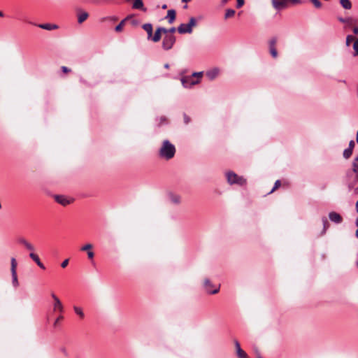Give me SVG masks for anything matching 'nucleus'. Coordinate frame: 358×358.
Returning a JSON list of instances; mask_svg holds the SVG:
<instances>
[{
	"label": "nucleus",
	"instance_id": "nucleus-1",
	"mask_svg": "<svg viewBox=\"0 0 358 358\" xmlns=\"http://www.w3.org/2000/svg\"><path fill=\"white\" fill-rule=\"evenodd\" d=\"M176 147L169 140H164L159 149L158 155L161 159L170 160L175 156Z\"/></svg>",
	"mask_w": 358,
	"mask_h": 358
},
{
	"label": "nucleus",
	"instance_id": "nucleus-2",
	"mask_svg": "<svg viewBox=\"0 0 358 358\" xmlns=\"http://www.w3.org/2000/svg\"><path fill=\"white\" fill-rule=\"evenodd\" d=\"M352 169L355 173V178L349 182L348 187L353 189L356 194H358V155L353 159Z\"/></svg>",
	"mask_w": 358,
	"mask_h": 358
},
{
	"label": "nucleus",
	"instance_id": "nucleus-3",
	"mask_svg": "<svg viewBox=\"0 0 358 358\" xmlns=\"http://www.w3.org/2000/svg\"><path fill=\"white\" fill-rule=\"evenodd\" d=\"M226 177L227 182L230 185H238L240 186H244L246 185V179L242 176H238L233 171H228L226 173Z\"/></svg>",
	"mask_w": 358,
	"mask_h": 358
},
{
	"label": "nucleus",
	"instance_id": "nucleus-4",
	"mask_svg": "<svg viewBox=\"0 0 358 358\" xmlns=\"http://www.w3.org/2000/svg\"><path fill=\"white\" fill-rule=\"evenodd\" d=\"M176 41V36L173 34H166L162 41V48L164 50H171Z\"/></svg>",
	"mask_w": 358,
	"mask_h": 358
},
{
	"label": "nucleus",
	"instance_id": "nucleus-5",
	"mask_svg": "<svg viewBox=\"0 0 358 358\" xmlns=\"http://www.w3.org/2000/svg\"><path fill=\"white\" fill-rule=\"evenodd\" d=\"M180 80L185 88L191 87L192 86L199 83V79L197 78L192 77V74L182 76Z\"/></svg>",
	"mask_w": 358,
	"mask_h": 358
},
{
	"label": "nucleus",
	"instance_id": "nucleus-6",
	"mask_svg": "<svg viewBox=\"0 0 358 358\" xmlns=\"http://www.w3.org/2000/svg\"><path fill=\"white\" fill-rule=\"evenodd\" d=\"M51 297L53 299V311H58L62 313L64 311V306L60 299L54 293L51 294Z\"/></svg>",
	"mask_w": 358,
	"mask_h": 358
},
{
	"label": "nucleus",
	"instance_id": "nucleus-7",
	"mask_svg": "<svg viewBox=\"0 0 358 358\" xmlns=\"http://www.w3.org/2000/svg\"><path fill=\"white\" fill-rule=\"evenodd\" d=\"M276 43H277L276 37L271 38L268 41L269 52L273 58H276L278 57V51L275 48Z\"/></svg>",
	"mask_w": 358,
	"mask_h": 358
},
{
	"label": "nucleus",
	"instance_id": "nucleus-8",
	"mask_svg": "<svg viewBox=\"0 0 358 358\" xmlns=\"http://www.w3.org/2000/svg\"><path fill=\"white\" fill-rule=\"evenodd\" d=\"M162 33H166V29L164 28V27H159L153 36H152V37L150 38V39L153 41V42H158L160 39H161V37H162Z\"/></svg>",
	"mask_w": 358,
	"mask_h": 358
},
{
	"label": "nucleus",
	"instance_id": "nucleus-9",
	"mask_svg": "<svg viewBox=\"0 0 358 358\" xmlns=\"http://www.w3.org/2000/svg\"><path fill=\"white\" fill-rule=\"evenodd\" d=\"M213 285L208 279L204 280V287L206 291L210 294H215L219 292V287L213 289Z\"/></svg>",
	"mask_w": 358,
	"mask_h": 358
},
{
	"label": "nucleus",
	"instance_id": "nucleus-10",
	"mask_svg": "<svg viewBox=\"0 0 358 358\" xmlns=\"http://www.w3.org/2000/svg\"><path fill=\"white\" fill-rule=\"evenodd\" d=\"M329 218L331 222L336 224H340L343 221V218L341 215L334 211L330 212L329 213Z\"/></svg>",
	"mask_w": 358,
	"mask_h": 358
},
{
	"label": "nucleus",
	"instance_id": "nucleus-11",
	"mask_svg": "<svg viewBox=\"0 0 358 358\" xmlns=\"http://www.w3.org/2000/svg\"><path fill=\"white\" fill-rule=\"evenodd\" d=\"M220 69L217 67L213 68L206 72V77L210 80H214L219 74Z\"/></svg>",
	"mask_w": 358,
	"mask_h": 358
},
{
	"label": "nucleus",
	"instance_id": "nucleus-12",
	"mask_svg": "<svg viewBox=\"0 0 358 358\" xmlns=\"http://www.w3.org/2000/svg\"><path fill=\"white\" fill-rule=\"evenodd\" d=\"M234 344H235L236 355H237L238 357V358H248L245 352L241 349L239 342L238 341H235Z\"/></svg>",
	"mask_w": 358,
	"mask_h": 358
},
{
	"label": "nucleus",
	"instance_id": "nucleus-13",
	"mask_svg": "<svg viewBox=\"0 0 358 358\" xmlns=\"http://www.w3.org/2000/svg\"><path fill=\"white\" fill-rule=\"evenodd\" d=\"M287 0H272L273 7L276 10H281L286 7Z\"/></svg>",
	"mask_w": 358,
	"mask_h": 358
},
{
	"label": "nucleus",
	"instance_id": "nucleus-14",
	"mask_svg": "<svg viewBox=\"0 0 358 358\" xmlns=\"http://www.w3.org/2000/svg\"><path fill=\"white\" fill-rule=\"evenodd\" d=\"M29 257L34 262H36V264L42 269H45V267L44 266V264L41 262L38 256L34 253V252H31L29 254Z\"/></svg>",
	"mask_w": 358,
	"mask_h": 358
},
{
	"label": "nucleus",
	"instance_id": "nucleus-15",
	"mask_svg": "<svg viewBox=\"0 0 358 358\" xmlns=\"http://www.w3.org/2000/svg\"><path fill=\"white\" fill-rule=\"evenodd\" d=\"M55 199L57 203L63 206H66L70 203V201L66 196L62 195H56Z\"/></svg>",
	"mask_w": 358,
	"mask_h": 358
},
{
	"label": "nucleus",
	"instance_id": "nucleus-16",
	"mask_svg": "<svg viewBox=\"0 0 358 358\" xmlns=\"http://www.w3.org/2000/svg\"><path fill=\"white\" fill-rule=\"evenodd\" d=\"M176 12L174 9H170L167 12L166 18L170 24H172L176 20Z\"/></svg>",
	"mask_w": 358,
	"mask_h": 358
},
{
	"label": "nucleus",
	"instance_id": "nucleus-17",
	"mask_svg": "<svg viewBox=\"0 0 358 358\" xmlns=\"http://www.w3.org/2000/svg\"><path fill=\"white\" fill-rule=\"evenodd\" d=\"M142 28L148 34V39H150L152 36V24L151 23H145L142 26Z\"/></svg>",
	"mask_w": 358,
	"mask_h": 358
},
{
	"label": "nucleus",
	"instance_id": "nucleus-18",
	"mask_svg": "<svg viewBox=\"0 0 358 358\" xmlns=\"http://www.w3.org/2000/svg\"><path fill=\"white\" fill-rule=\"evenodd\" d=\"M38 27L45 30H53L55 29H57L58 26L55 24H50V23H44V24H38Z\"/></svg>",
	"mask_w": 358,
	"mask_h": 358
},
{
	"label": "nucleus",
	"instance_id": "nucleus-19",
	"mask_svg": "<svg viewBox=\"0 0 358 358\" xmlns=\"http://www.w3.org/2000/svg\"><path fill=\"white\" fill-rule=\"evenodd\" d=\"M132 8L134 9H139L144 11L146 10V8H144L143 2L142 0H135L133 3Z\"/></svg>",
	"mask_w": 358,
	"mask_h": 358
},
{
	"label": "nucleus",
	"instance_id": "nucleus-20",
	"mask_svg": "<svg viewBox=\"0 0 358 358\" xmlns=\"http://www.w3.org/2000/svg\"><path fill=\"white\" fill-rule=\"evenodd\" d=\"M196 18L192 17L189 18V22L187 24V29L185 30V31H192L193 27H195L196 25Z\"/></svg>",
	"mask_w": 358,
	"mask_h": 358
},
{
	"label": "nucleus",
	"instance_id": "nucleus-21",
	"mask_svg": "<svg viewBox=\"0 0 358 358\" xmlns=\"http://www.w3.org/2000/svg\"><path fill=\"white\" fill-rule=\"evenodd\" d=\"M169 199L171 203L178 204L180 201V196L178 194L170 193L169 194Z\"/></svg>",
	"mask_w": 358,
	"mask_h": 358
},
{
	"label": "nucleus",
	"instance_id": "nucleus-22",
	"mask_svg": "<svg viewBox=\"0 0 358 358\" xmlns=\"http://www.w3.org/2000/svg\"><path fill=\"white\" fill-rule=\"evenodd\" d=\"M73 310H74L75 313L80 319H83L85 317V313H84V311H83V308L81 307L78 306H73Z\"/></svg>",
	"mask_w": 358,
	"mask_h": 358
},
{
	"label": "nucleus",
	"instance_id": "nucleus-23",
	"mask_svg": "<svg viewBox=\"0 0 358 358\" xmlns=\"http://www.w3.org/2000/svg\"><path fill=\"white\" fill-rule=\"evenodd\" d=\"M187 28V24L182 23L180 24L177 30L179 34H191L192 31H185L184 30H186Z\"/></svg>",
	"mask_w": 358,
	"mask_h": 358
},
{
	"label": "nucleus",
	"instance_id": "nucleus-24",
	"mask_svg": "<svg viewBox=\"0 0 358 358\" xmlns=\"http://www.w3.org/2000/svg\"><path fill=\"white\" fill-rule=\"evenodd\" d=\"M88 13L87 12H82L78 15V22L79 24L83 23L87 17Z\"/></svg>",
	"mask_w": 358,
	"mask_h": 358
},
{
	"label": "nucleus",
	"instance_id": "nucleus-25",
	"mask_svg": "<svg viewBox=\"0 0 358 358\" xmlns=\"http://www.w3.org/2000/svg\"><path fill=\"white\" fill-rule=\"evenodd\" d=\"M341 6L345 9H350L352 8V3L350 0H340Z\"/></svg>",
	"mask_w": 358,
	"mask_h": 358
},
{
	"label": "nucleus",
	"instance_id": "nucleus-26",
	"mask_svg": "<svg viewBox=\"0 0 358 358\" xmlns=\"http://www.w3.org/2000/svg\"><path fill=\"white\" fill-rule=\"evenodd\" d=\"M10 271L11 273H17L16 268H17V262L15 258L12 257L10 259Z\"/></svg>",
	"mask_w": 358,
	"mask_h": 358
},
{
	"label": "nucleus",
	"instance_id": "nucleus-27",
	"mask_svg": "<svg viewBox=\"0 0 358 358\" xmlns=\"http://www.w3.org/2000/svg\"><path fill=\"white\" fill-rule=\"evenodd\" d=\"M71 71L72 70L70 68L65 66H62L61 67V73H59V76L63 77V74H67L71 73Z\"/></svg>",
	"mask_w": 358,
	"mask_h": 358
},
{
	"label": "nucleus",
	"instance_id": "nucleus-28",
	"mask_svg": "<svg viewBox=\"0 0 358 358\" xmlns=\"http://www.w3.org/2000/svg\"><path fill=\"white\" fill-rule=\"evenodd\" d=\"M12 275V283L15 287H17L19 285L17 273H11Z\"/></svg>",
	"mask_w": 358,
	"mask_h": 358
},
{
	"label": "nucleus",
	"instance_id": "nucleus-29",
	"mask_svg": "<svg viewBox=\"0 0 358 358\" xmlns=\"http://www.w3.org/2000/svg\"><path fill=\"white\" fill-rule=\"evenodd\" d=\"M352 152H353V150L348 148L345 149L343 151V157L346 159H349L351 157Z\"/></svg>",
	"mask_w": 358,
	"mask_h": 358
},
{
	"label": "nucleus",
	"instance_id": "nucleus-30",
	"mask_svg": "<svg viewBox=\"0 0 358 358\" xmlns=\"http://www.w3.org/2000/svg\"><path fill=\"white\" fill-rule=\"evenodd\" d=\"M235 13L236 12L234 9H231V8L227 9L226 12H225V15H224V18L227 19L229 17L234 16Z\"/></svg>",
	"mask_w": 358,
	"mask_h": 358
},
{
	"label": "nucleus",
	"instance_id": "nucleus-31",
	"mask_svg": "<svg viewBox=\"0 0 358 358\" xmlns=\"http://www.w3.org/2000/svg\"><path fill=\"white\" fill-rule=\"evenodd\" d=\"M322 224H323V233H325L327 228L329 227L328 220L326 217H323L322 218Z\"/></svg>",
	"mask_w": 358,
	"mask_h": 358
},
{
	"label": "nucleus",
	"instance_id": "nucleus-32",
	"mask_svg": "<svg viewBox=\"0 0 358 358\" xmlns=\"http://www.w3.org/2000/svg\"><path fill=\"white\" fill-rule=\"evenodd\" d=\"M125 19L122 20L115 27V31L117 32H120L122 30V27L124 23Z\"/></svg>",
	"mask_w": 358,
	"mask_h": 358
},
{
	"label": "nucleus",
	"instance_id": "nucleus-33",
	"mask_svg": "<svg viewBox=\"0 0 358 358\" xmlns=\"http://www.w3.org/2000/svg\"><path fill=\"white\" fill-rule=\"evenodd\" d=\"M157 120H159V123H158V125L159 126H162L163 124H166L168 123V120L166 118V117L164 116H162L160 117L159 119H157Z\"/></svg>",
	"mask_w": 358,
	"mask_h": 358
},
{
	"label": "nucleus",
	"instance_id": "nucleus-34",
	"mask_svg": "<svg viewBox=\"0 0 358 358\" xmlns=\"http://www.w3.org/2000/svg\"><path fill=\"white\" fill-rule=\"evenodd\" d=\"M192 74V77L197 78L199 79V83H200V80H201V78H202V76L203 75V71L194 72Z\"/></svg>",
	"mask_w": 358,
	"mask_h": 358
},
{
	"label": "nucleus",
	"instance_id": "nucleus-35",
	"mask_svg": "<svg viewBox=\"0 0 358 358\" xmlns=\"http://www.w3.org/2000/svg\"><path fill=\"white\" fill-rule=\"evenodd\" d=\"M353 49L355 51L354 55L357 56L358 55V38L355 41L353 44Z\"/></svg>",
	"mask_w": 358,
	"mask_h": 358
},
{
	"label": "nucleus",
	"instance_id": "nucleus-36",
	"mask_svg": "<svg viewBox=\"0 0 358 358\" xmlns=\"http://www.w3.org/2000/svg\"><path fill=\"white\" fill-rule=\"evenodd\" d=\"M92 248V244H86L85 245H83L82 248H81V250L82 251H90L91 249Z\"/></svg>",
	"mask_w": 358,
	"mask_h": 358
},
{
	"label": "nucleus",
	"instance_id": "nucleus-37",
	"mask_svg": "<svg viewBox=\"0 0 358 358\" xmlns=\"http://www.w3.org/2000/svg\"><path fill=\"white\" fill-rule=\"evenodd\" d=\"M338 20H339V22H341L342 23H348V22H350L352 21V18L351 17L343 18L342 17H339L338 18Z\"/></svg>",
	"mask_w": 358,
	"mask_h": 358
},
{
	"label": "nucleus",
	"instance_id": "nucleus-38",
	"mask_svg": "<svg viewBox=\"0 0 358 358\" xmlns=\"http://www.w3.org/2000/svg\"><path fill=\"white\" fill-rule=\"evenodd\" d=\"M310 1L314 4L315 8H320L322 7V3L319 0H310Z\"/></svg>",
	"mask_w": 358,
	"mask_h": 358
},
{
	"label": "nucleus",
	"instance_id": "nucleus-39",
	"mask_svg": "<svg viewBox=\"0 0 358 358\" xmlns=\"http://www.w3.org/2000/svg\"><path fill=\"white\" fill-rule=\"evenodd\" d=\"M106 20H109L111 21H115L117 20V18L115 16H109V17H106L101 18V21L104 22Z\"/></svg>",
	"mask_w": 358,
	"mask_h": 358
},
{
	"label": "nucleus",
	"instance_id": "nucleus-40",
	"mask_svg": "<svg viewBox=\"0 0 358 358\" xmlns=\"http://www.w3.org/2000/svg\"><path fill=\"white\" fill-rule=\"evenodd\" d=\"M24 247L28 250H30L31 252L34 251L35 248L34 247V245L30 243L29 242H28L25 245Z\"/></svg>",
	"mask_w": 358,
	"mask_h": 358
},
{
	"label": "nucleus",
	"instance_id": "nucleus-41",
	"mask_svg": "<svg viewBox=\"0 0 358 358\" xmlns=\"http://www.w3.org/2000/svg\"><path fill=\"white\" fill-rule=\"evenodd\" d=\"M354 40V37L352 35H348L346 37V45H350V43Z\"/></svg>",
	"mask_w": 358,
	"mask_h": 358
},
{
	"label": "nucleus",
	"instance_id": "nucleus-42",
	"mask_svg": "<svg viewBox=\"0 0 358 358\" xmlns=\"http://www.w3.org/2000/svg\"><path fill=\"white\" fill-rule=\"evenodd\" d=\"M63 319V316L62 315H59L55 320L54 322V327H56L58 324L59 322Z\"/></svg>",
	"mask_w": 358,
	"mask_h": 358
},
{
	"label": "nucleus",
	"instance_id": "nucleus-43",
	"mask_svg": "<svg viewBox=\"0 0 358 358\" xmlns=\"http://www.w3.org/2000/svg\"><path fill=\"white\" fill-rule=\"evenodd\" d=\"M236 1H237V3H236L237 8H240L244 5V3H245L244 0H236Z\"/></svg>",
	"mask_w": 358,
	"mask_h": 358
},
{
	"label": "nucleus",
	"instance_id": "nucleus-44",
	"mask_svg": "<svg viewBox=\"0 0 358 358\" xmlns=\"http://www.w3.org/2000/svg\"><path fill=\"white\" fill-rule=\"evenodd\" d=\"M280 186V180H276L275 182L274 187L271 190L270 193L273 192L275 189H277Z\"/></svg>",
	"mask_w": 358,
	"mask_h": 358
},
{
	"label": "nucleus",
	"instance_id": "nucleus-45",
	"mask_svg": "<svg viewBox=\"0 0 358 358\" xmlns=\"http://www.w3.org/2000/svg\"><path fill=\"white\" fill-rule=\"evenodd\" d=\"M176 31V29L175 27H171L169 29H166V33H164L165 35L168 34H173V33Z\"/></svg>",
	"mask_w": 358,
	"mask_h": 358
},
{
	"label": "nucleus",
	"instance_id": "nucleus-46",
	"mask_svg": "<svg viewBox=\"0 0 358 358\" xmlns=\"http://www.w3.org/2000/svg\"><path fill=\"white\" fill-rule=\"evenodd\" d=\"M18 242L22 244L24 246L28 243V241L24 238H19Z\"/></svg>",
	"mask_w": 358,
	"mask_h": 358
},
{
	"label": "nucleus",
	"instance_id": "nucleus-47",
	"mask_svg": "<svg viewBox=\"0 0 358 358\" xmlns=\"http://www.w3.org/2000/svg\"><path fill=\"white\" fill-rule=\"evenodd\" d=\"M68 264H69V259H65L64 261H63V262H62V264H61V266H62V268H66V267L67 266Z\"/></svg>",
	"mask_w": 358,
	"mask_h": 358
},
{
	"label": "nucleus",
	"instance_id": "nucleus-48",
	"mask_svg": "<svg viewBox=\"0 0 358 358\" xmlns=\"http://www.w3.org/2000/svg\"><path fill=\"white\" fill-rule=\"evenodd\" d=\"M94 256V253L92 250L87 252V257L89 259H93Z\"/></svg>",
	"mask_w": 358,
	"mask_h": 358
},
{
	"label": "nucleus",
	"instance_id": "nucleus-49",
	"mask_svg": "<svg viewBox=\"0 0 358 358\" xmlns=\"http://www.w3.org/2000/svg\"><path fill=\"white\" fill-rule=\"evenodd\" d=\"M354 148H355V142H354V141L352 140L349 143L348 148L353 150Z\"/></svg>",
	"mask_w": 358,
	"mask_h": 358
},
{
	"label": "nucleus",
	"instance_id": "nucleus-50",
	"mask_svg": "<svg viewBox=\"0 0 358 358\" xmlns=\"http://www.w3.org/2000/svg\"><path fill=\"white\" fill-rule=\"evenodd\" d=\"M189 121H190L189 117L185 114L184 115V122H185V124H188L189 122Z\"/></svg>",
	"mask_w": 358,
	"mask_h": 358
},
{
	"label": "nucleus",
	"instance_id": "nucleus-51",
	"mask_svg": "<svg viewBox=\"0 0 358 358\" xmlns=\"http://www.w3.org/2000/svg\"><path fill=\"white\" fill-rule=\"evenodd\" d=\"M255 356H256L257 358L262 357L261 355H260V352H259V350L257 349V348L255 349Z\"/></svg>",
	"mask_w": 358,
	"mask_h": 358
},
{
	"label": "nucleus",
	"instance_id": "nucleus-52",
	"mask_svg": "<svg viewBox=\"0 0 358 358\" xmlns=\"http://www.w3.org/2000/svg\"><path fill=\"white\" fill-rule=\"evenodd\" d=\"M80 82L85 84L86 87H91L92 85L90 84L87 83L83 78H80Z\"/></svg>",
	"mask_w": 358,
	"mask_h": 358
},
{
	"label": "nucleus",
	"instance_id": "nucleus-53",
	"mask_svg": "<svg viewBox=\"0 0 358 358\" xmlns=\"http://www.w3.org/2000/svg\"><path fill=\"white\" fill-rule=\"evenodd\" d=\"M353 32L355 34H358V27H355L353 28Z\"/></svg>",
	"mask_w": 358,
	"mask_h": 358
},
{
	"label": "nucleus",
	"instance_id": "nucleus-54",
	"mask_svg": "<svg viewBox=\"0 0 358 358\" xmlns=\"http://www.w3.org/2000/svg\"><path fill=\"white\" fill-rule=\"evenodd\" d=\"M294 3H301L300 0H290Z\"/></svg>",
	"mask_w": 358,
	"mask_h": 358
},
{
	"label": "nucleus",
	"instance_id": "nucleus-55",
	"mask_svg": "<svg viewBox=\"0 0 358 358\" xmlns=\"http://www.w3.org/2000/svg\"><path fill=\"white\" fill-rule=\"evenodd\" d=\"M166 8H167V5H166V4H164V5H162V9H166Z\"/></svg>",
	"mask_w": 358,
	"mask_h": 358
},
{
	"label": "nucleus",
	"instance_id": "nucleus-56",
	"mask_svg": "<svg viewBox=\"0 0 358 358\" xmlns=\"http://www.w3.org/2000/svg\"><path fill=\"white\" fill-rule=\"evenodd\" d=\"M164 68L165 69H169V64H164Z\"/></svg>",
	"mask_w": 358,
	"mask_h": 358
},
{
	"label": "nucleus",
	"instance_id": "nucleus-57",
	"mask_svg": "<svg viewBox=\"0 0 358 358\" xmlns=\"http://www.w3.org/2000/svg\"><path fill=\"white\" fill-rule=\"evenodd\" d=\"M356 210H357V212L358 213V201L356 203Z\"/></svg>",
	"mask_w": 358,
	"mask_h": 358
},
{
	"label": "nucleus",
	"instance_id": "nucleus-58",
	"mask_svg": "<svg viewBox=\"0 0 358 358\" xmlns=\"http://www.w3.org/2000/svg\"><path fill=\"white\" fill-rule=\"evenodd\" d=\"M4 16V14L2 11L0 10V17H3Z\"/></svg>",
	"mask_w": 358,
	"mask_h": 358
},
{
	"label": "nucleus",
	"instance_id": "nucleus-59",
	"mask_svg": "<svg viewBox=\"0 0 358 358\" xmlns=\"http://www.w3.org/2000/svg\"><path fill=\"white\" fill-rule=\"evenodd\" d=\"M181 1H182V2H185V3H187V2L190 1L191 0H181Z\"/></svg>",
	"mask_w": 358,
	"mask_h": 358
},
{
	"label": "nucleus",
	"instance_id": "nucleus-60",
	"mask_svg": "<svg viewBox=\"0 0 358 358\" xmlns=\"http://www.w3.org/2000/svg\"><path fill=\"white\" fill-rule=\"evenodd\" d=\"M223 3H226L227 2V0H222Z\"/></svg>",
	"mask_w": 358,
	"mask_h": 358
},
{
	"label": "nucleus",
	"instance_id": "nucleus-61",
	"mask_svg": "<svg viewBox=\"0 0 358 358\" xmlns=\"http://www.w3.org/2000/svg\"><path fill=\"white\" fill-rule=\"evenodd\" d=\"M356 236L358 238V229L356 231Z\"/></svg>",
	"mask_w": 358,
	"mask_h": 358
},
{
	"label": "nucleus",
	"instance_id": "nucleus-62",
	"mask_svg": "<svg viewBox=\"0 0 358 358\" xmlns=\"http://www.w3.org/2000/svg\"><path fill=\"white\" fill-rule=\"evenodd\" d=\"M356 224L358 226V218L356 220Z\"/></svg>",
	"mask_w": 358,
	"mask_h": 358
},
{
	"label": "nucleus",
	"instance_id": "nucleus-63",
	"mask_svg": "<svg viewBox=\"0 0 358 358\" xmlns=\"http://www.w3.org/2000/svg\"><path fill=\"white\" fill-rule=\"evenodd\" d=\"M187 8V5H185L184 8Z\"/></svg>",
	"mask_w": 358,
	"mask_h": 358
},
{
	"label": "nucleus",
	"instance_id": "nucleus-64",
	"mask_svg": "<svg viewBox=\"0 0 358 358\" xmlns=\"http://www.w3.org/2000/svg\"><path fill=\"white\" fill-rule=\"evenodd\" d=\"M258 358H262V357H258Z\"/></svg>",
	"mask_w": 358,
	"mask_h": 358
}]
</instances>
